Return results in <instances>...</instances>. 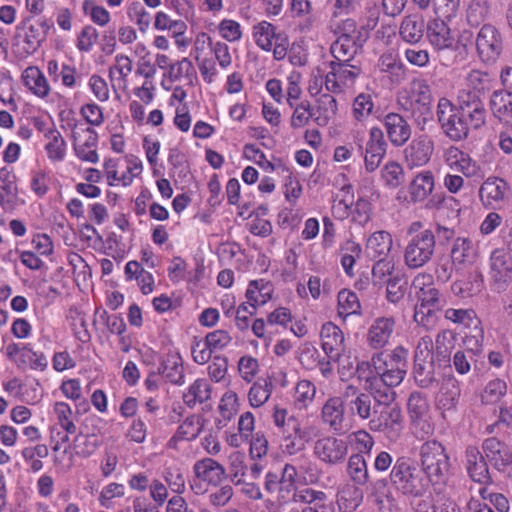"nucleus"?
Returning a JSON list of instances; mask_svg holds the SVG:
<instances>
[{"instance_id": "f257e3e1", "label": "nucleus", "mask_w": 512, "mask_h": 512, "mask_svg": "<svg viewBox=\"0 0 512 512\" xmlns=\"http://www.w3.org/2000/svg\"><path fill=\"white\" fill-rule=\"evenodd\" d=\"M408 356L409 352L403 346L373 354L370 364L375 375L366 379V389L374 393L375 390H393L399 386L408 371Z\"/></svg>"}, {"instance_id": "f03ea898", "label": "nucleus", "mask_w": 512, "mask_h": 512, "mask_svg": "<svg viewBox=\"0 0 512 512\" xmlns=\"http://www.w3.org/2000/svg\"><path fill=\"white\" fill-rule=\"evenodd\" d=\"M383 389L372 393L375 411L369 421V427L374 432L384 434L390 442H396L404 429L403 414L399 405L395 403L396 392L389 388Z\"/></svg>"}, {"instance_id": "7ed1b4c3", "label": "nucleus", "mask_w": 512, "mask_h": 512, "mask_svg": "<svg viewBox=\"0 0 512 512\" xmlns=\"http://www.w3.org/2000/svg\"><path fill=\"white\" fill-rule=\"evenodd\" d=\"M393 487L403 496L420 497L431 483L423 471L408 457H399L390 472Z\"/></svg>"}, {"instance_id": "20e7f679", "label": "nucleus", "mask_w": 512, "mask_h": 512, "mask_svg": "<svg viewBox=\"0 0 512 512\" xmlns=\"http://www.w3.org/2000/svg\"><path fill=\"white\" fill-rule=\"evenodd\" d=\"M421 470L431 484L442 483L449 471V457L443 445L436 440H428L420 449Z\"/></svg>"}, {"instance_id": "39448f33", "label": "nucleus", "mask_w": 512, "mask_h": 512, "mask_svg": "<svg viewBox=\"0 0 512 512\" xmlns=\"http://www.w3.org/2000/svg\"><path fill=\"white\" fill-rule=\"evenodd\" d=\"M436 249V236L431 229L408 238L403 250V261L408 269H419L429 263Z\"/></svg>"}, {"instance_id": "423d86ee", "label": "nucleus", "mask_w": 512, "mask_h": 512, "mask_svg": "<svg viewBox=\"0 0 512 512\" xmlns=\"http://www.w3.org/2000/svg\"><path fill=\"white\" fill-rule=\"evenodd\" d=\"M320 434L321 428L315 422L299 418L281 435L282 452L289 456L304 452L308 444Z\"/></svg>"}, {"instance_id": "0eeeda50", "label": "nucleus", "mask_w": 512, "mask_h": 512, "mask_svg": "<svg viewBox=\"0 0 512 512\" xmlns=\"http://www.w3.org/2000/svg\"><path fill=\"white\" fill-rule=\"evenodd\" d=\"M437 119L444 134L453 141H461L467 138L469 127L462 114L452 102L442 97L437 104Z\"/></svg>"}, {"instance_id": "6e6552de", "label": "nucleus", "mask_w": 512, "mask_h": 512, "mask_svg": "<svg viewBox=\"0 0 512 512\" xmlns=\"http://www.w3.org/2000/svg\"><path fill=\"white\" fill-rule=\"evenodd\" d=\"M297 469L292 464H285L281 473L268 472L265 476L264 487L270 494H275L280 505L292 503L296 492Z\"/></svg>"}, {"instance_id": "1a4fd4ad", "label": "nucleus", "mask_w": 512, "mask_h": 512, "mask_svg": "<svg viewBox=\"0 0 512 512\" xmlns=\"http://www.w3.org/2000/svg\"><path fill=\"white\" fill-rule=\"evenodd\" d=\"M354 142L363 154L364 167L369 173L378 169L383 158L386 155L387 143L384 139V133L379 127H372L369 131V139L363 148V137L360 131L353 136Z\"/></svg>"}, {"instance_id": "9d476101", "label": "nucleus", "mask_w": 512, "mask_h": 512, "mask_svg": "<svg viewBox=\"0 0 512 512\" xmlns=\"http://www.w3.org/2000/svg\"><path fill=\"white\" fill-rule=\"evenodd\" d=\"M490 287L495 292L505 291L512 282V257L504 248H495L488 259Z\"/></svg>"}, {"instance_id": "9b49d317", "label": "nucleus", "mask_w": 512, "mask_h": 512, "mask_svg": "<svg viewBox=\"0 0 512 512\" xmlns=\"http://www.w3.org/2000/svg\"><path fill=\"white\" fill-rule=\"evenodd\" d=\"M348 442L334 435H324L313 444V455L328 466L343 464L348 456Z\"/></svg>"}, {"instance_id": "f8f14e48", "label": "nucleus", "mask_w": 512, "mask_h": 512, "mask_svg": "<svg viewBox=\"0 0 512 512\" xmlns=\"http://www.w3.org/2000/svg\"><path fill=\"white\" fill-rule=\"evenodd\" d=\"M345 406L346 399L343 396H331L321 408V421L334 434H344L351 428L350 420L346 416Z\"/></svg>"}, {"instance_id": "ddd939ff", "label": "nucleus", "mask_w": 512, "mask_h": 512, "mask_svg": "<svg viewBox=\"0 0 512 512\" xmlns=\"http://www.w3.org/2000/svg\"><path fill=\"white\" fill-rule=\"evenodd\" d=\"M443 160L452 171L461 173L466 178L481 179L484 176L479 163L456 146L444 150Z\"/></svg>"}, {"instance_id": "4468645a", "label": "nucleus", "mask_w": 512, "mask_h": 512, "mask_svg": "<svg viewBox=\"0 0 512 512\" xmlns=\"http://www.w3.org/2000/svg\"><path fill=\"white\" fill-rule=\"evenodd\" d=\"M476 47L483 62H495L502 51V37L497 28L491 24L483 25L476 38Z\"/></svg>"}, {"instance_id": "2eb2a0df", "label": "nucleus", "mask_w": 512, "mask_h": 512, "mask_svg": "<svg viewBox=\"0 0 512 512\" xmlns=\"http://www.w3.org/2000/svg\"><path fill=\"white\" fill-rule=\"evenodd\" d=\"M343 397L346 399L348 412L351 416L371 421L375 411L372 392H360L357 387L348 385L343 392Z\"/></svg>"}, {"instance_id": "dca6fc26", "label": "nucleus", "mask_w": 512, "mask_h": 512, "mask_svg": "<svg viewBox=\"0 0 512 512\" xmlns=\"http://www.w3.org/2000/svg\"><path fill=\"white\" fill-rule=\"evenodd\" d=\"M426 37L436 52L457 50V42L452 30L441 18L432 19L427 23Z\"/></svg>"}, {"instance_id": "f3484780", "label": "nucleus", "mask_w": 512, "mask_h": 512, "mask_svg": "<svg viewBox=\"0 0 512 512\" xmlns=\"http://www.w3.org/2000/svg\"><path fill=\"white\" fill-rule=\"evenodd\" d=\"M486 459L478 447L473 445L466 447L463 460L465 470L473 482L481 485L492 483Z\"/></svg>"}, {"instance_id": "a211bd4d", "label": "nucleus", "mask_w": 512, "mask_h": 512, "mask_svg": "<svg viewBox=\"0 0 512 512\" xmlns=\"http://www.w3.org/2000/svg\"><path fill=\"white\" fill-rule=\"evenodd\" d=\"M321 348L330 361L337 362L346 352L343 331L333 322H326L320 330Z\"/></svg>"}, {"instance_id": "6ab92c4d", "label": "nucleus", "mask_w": 512, "mask_h": 512, "mask_svg": "<svg viewBox=\"0 0 512 512\" xmlns=\"http://www.w3.org/2000/svg\"><path fill=\"white\" fill-rule=\"evenodd\" d=\"M482 449L487 460L499 472L512 473V450L496 437H490L483 441Z\"/></svg>"}, {"instance_id": "aec40b11", "label": "nucleus", "mask_w": 512, "mask_h": 512, "mask_svg": "<svg viewBox=\"0 0 512 512\" xmlns=\"http://www.w3.org/2000/svg\"><path fill=\"white\" fill-rule=\"evenodd\" d=\"M434 153V141L427 135L413 139L404 150L407 167L417 168L427 165Z\"/></svg>"}, {"instance_id": "412c9836", "label": "nucleus", "mask_w": 512, "mask_h": 512, "mask_svg": "<svg viewBox=\"0 0 512 512\" xmlns=\"http://www.w3.org/2000/svg\"><path fill=\"white\" fill-rule=\"evenodd\" d=\"M396 321L394 317L382 316L375 318L367 331V343L369 347L379 350L387 346L395 331Z\"/></svg>"}, {"instance_id": "4be33fe9", "label": "nucleus", "mask_w": 512, "mask_h": 512, "mask_svg": "<svg viewBox=\"0 0 512 512\" xmlns=\"http://www.w3.org/2000/svg\"><path fill=\"white\" fill-rule=\"evenodd\" d=\"M509 186L506 181L497 177L486 179L480 189L479 197L482 204L490 209L500 208L507 197Z\"/></svg>"}, {"instance_id": "5701e85b", "label": "nucleus", "mask_w": 512, "mask_h": 512, "mask_svg": "<svg viewBox=\"0 0 512 512\" xmlns=\"http://www.w3.org/2000/svg\"><path fill=\"white\" fill-rule=\"evenodd\" d=\"M381 121L384 124L388 139L396 146L404 145L411 136V127L405 118L398 113H388Z\"/></svg>"}, {"instance_id": "b1692460", "label": "nucleus", "mask_w": 512, "mask_h": 512, "mask_svg": "<svg viewBox=\"0 0 512 512\" xmlns=\"http://www.w3.org/2000/svg\"><path fill=\"white\" fill-rule=\"evenodd\" d=\"M377 69L388 77L392 85H400L406 79V67L394 51H387L379 57Z\"/></svg>"}, {"instance_id": "393cba45", "label": "nucleus", "mask_w": 512, "mask_h": 512, "mask_svg": "<svg viewBox=\"0 0 512 512\" xmlns=\"http://www.w3.org/2000/svg\"><path fill=\"white\" fill-rule=\"evenodd\" d=\"M203 430V419L197 415H191L178 426L175 434L168 440L167 447L176 451L180 450L182 441L195 440Z\"/></svg>"}, {"instance_id": "a878e982", "label": "nucleus", "mask_w": 512, "mask_h": 512, "mask_svg": "<svg viewBox=\"0 0 512 512\" xmlns=\"http://www.w3.org/2000/svg\"><path fill=\"white\" fill-rule=\"evenodd\" d=\"M97 144L98 135L93 129H85L82 135L74 134V151L81 161L98 162Z\"/></svg>"}, {"instance_id": "bb28decb", "label": "nucleus", "mask_w": 512, "mask_h": 512, "mask_svg": "<svg viewBox=\"0 0 512 512\" xmlns=\"http://www.w3.org/2000/svg\"><path fill=\"white\" fill-rule=\"evenodd\" d=\"M369 498L379 512L399 511L398 502L385 479L377 480L371 484Z\"/></svg>"}, {"instance_id": "cd10ccee", "label": "nucleus", "mask_w": 512, "mask_h": 512, "mask_svg": "<svg viewBox=\"0 0 512 512\" xmlns=\"http://www.w3.org/2000/svg\"><path fill=\"white\" fill-rule=\"evenodd\" d=\"M424 17L419 13L403 17L399 26V36L407 44L416 45L421 41L426 31Z\"/></svg>"}, {"instance_id": "c85d7f7f", "label": "nucleus", "mask_w": 512, "mask_h": 512, "mask_svg": "<svg viewBox=\"0 0 512 512\" xmlns=\"http://www.w3.org/2000/svg\"><path fill=\"white\" fill-rule=\"evenodd\" d=\"M440 392L439 404L441 407L445 410H454L461 397L462 383L452 372L444 374Z\"/></svg>"}, {"instance_id": "c756f323", "label": "nucleus", "mask_w": 512, "mask_h": 512, "mask_svg": "<svg viewBox=\"0 0 512 512\" xmlns=\"http://www.w3.org/2000/svg\"><path fill=\"white\" fill-rule=\"evenodd\" d=\"M435 178L430 170H422L413 177L408 186L410 199L413 203L425 201L433 192Z\"/></svg>"}, {"instance_id": "7c9ffc66", "label": "nucleus", "mask_w": 512, "mask_h": 512, "mask_svg": "<svg viewBox=\"0 0 512 512\" xmlns=\"http://www.w3.org/2000/svg\"><path fill=\"white\" fill-rule=\"evenodd\" d=\"M193 471L197 478L214 486L219 485L226 476L225 468L212 458L196 461Z\"/></svg>"}, {"instance_id": "2f4dec72", "label": "nucleus", "mask_w": 512, "mask_h": 512, "mask_svg": "<svg viewBox=\"0 0 512 512\" xmlns=\"http://www.w3.org/2000/svg\"><path fill=\"white\" fill-rule=\"evenodd\" d=\"M393 237L385 230L375 231L366 240V254L371 259L387 257L392 249Z\"/></svg>"}, {"instance_id": "473e14b6", "label": "nucleus", "mask_w": 512, "mask_h": 512, "mask_svg": "<svg viewBox=\"0 0 512 512\" xmlns=\"http://www.w3.org/2000/svg\"><path fill=\"white\" fill-rule=\"evenodd\" d=\"M283 34L277 31L276 26L268 21H260L252 27V38L258 48L270 52L276 40H281Z\"/></svg>"}, {"instance_id": "72a5a7b5", "label": "nucleus", "mask_w": 512, "mask_h": 512, "mask_svg": "<svg viewBox=\"0 0 512 512\" xmlns=\"http://www.w3.org/2000/svg\"><path fill=\"white\" fill-rule=\"evenodd\" d=\"M22 81L24 86L39 98H45L50 93V86L45 75L36 66H29L23 71Z\"/></svg>"}, {"instance_id": "f704fd0d", "label": "nucleus", "mask_w": 512, "mask_h": 512, "mask_svg": "<svg viewBox=\"0 0 512 512\" xmlns=\"http://www.w3.org/2000/svg\"><path fill=\"white\" fill-rule=\"evenodd\" d=\"M132 60L124 54H117L113 65L109 68V77L113 87L126 89L128 86V76L132 72Z\"/></svg>"}, {"instance_id": "c9c22d12", "label": "nucleus", "mask_w": 512, "mask_h": 512, "mask_svg": "<svg viewBox=\"0 0 512 512\" xmlns=\"http://www.w3.org/2000/svg\"><path fill=\"white\" fill-rule=\"evenodd\" d=\"M366 39H348L346 37H337L331 46V53L335 60L350 62L362 47Z\"/></svg>"}, {"instance_id": "e433bc0d", "label": "nucleus", "mask_w": 512, "mask_h": 512, "mask_svg": "<svg viewBox=\"0 0 512 512\" xmlns=\"http://www.w3.org/2000/svg\"><path fill=\"white\" fill-rule=\"evenodd\" d=\"M490 108L500 121L512 120V94L507 91L496 90L490 97Z\"/></svg>"}, {"instance_id": "4c0bfd02", "label": "nucleus", "mask_w": 512, "mask_h": 512, "mask_svg": "<svg viewBox=\"0 0 512 512\" xmlns=\"http://www.w3.org/2000/svg\"><path fill=\"white\" fill-rule=\"evenodd\" d=\"M163 376L172 384H184L183 361L179 354H168L159 368Z\"/></svg>"}, {"instance_id": "58836bf2", "label": "nucleus", "mask_w": 512, "mask_h": 512, "mask_svg": "<svg viewBox=\"0 0 512 512\" xmlns=\"http://www.w3.org/2000/svg\"><path fill=\"white\" fill-rule=\"evenodd\" d=\"M352 115L359 122L366 121L372 115L380 119L378 110L375 109L373 96L369 93L358 94L353 100Z\"/></svg>"}, {"instance_id": "ea45409f", "label": "nucleus", "mask_w": 512, "mask_h": 512, "mask_svg": "<svg viewBox=\"0 0 512 512\" xmlns=\"http://www.w3.org/2000/svg\"><path fill=\"white\" fill-rule=\"evenodd\" d=\"M490 13V0H470L465 10L466 21L470 26L476 27L488 19Z\"/></svg>"}, {"instance_id": "a19ab883", "label": "nucleus", "mask_w": 512, "mask_h": 512, "mask_svg": "<svg viewBox=\"0 0 512 512\" xmlns=\"http://www.w3.org/2000/svg\"><path fill=\"white\" fill-rule=\"evenodd\" d=\"M337 110L336 99L328 93L322 94L317 100L314 121L319 126H325L336 116Z\"/></svg>"}, {"instance_id": "79ce46f5", "label": "nucleus", "mask_w": 512, "mask_h": 512, "mask_svg": "<svg viewBox=\"0 0 512 512\" xmlns=\"http://www.w3.org/2000/svg\"><path fill=\"white\" fill-rule=\"evenodd\" d=\"M273 389L269 378H260L252 384L248 391V401L251 407L259 408L270 398Z\"/></svg>"}, {"instance_id": "37998d69", "label": "nucleus", "mask_w": 512, "mask_h": 512, "mask_svg": "<svg viewBox=\"0 0 512 512\" xmlns=\"http://www.w3.org/2000/svg\"><path fill=\"white\" fill-rule=\"evenodd\" d=\"M211 386L205 379H196L183 395L184 403L194 407L197 403H203L210 399Z\"/></svg>"}, {"instance_id": "c03bdc74", "label": "nucleus", "mask_w": 512, "mask_h": 512, "mask_svg": "<svg viewBox=\"0 0 512 512\" xmlns=\"http://www.w3.org/2000/svg\"><path fill=\"white\" fill-rule=\"evenodd\" d=\"M475 248L472 240L467 237H458L455 239L451 249V259L453 264L472 263L475 258Z\"/></svg>"}, {"instance_id": "a18cd8bd", "label": "nucleus", "mask_w": 512, "mask_h": 512, "mask_svg": "<svg viewBox=\"0 0 512 512\" xmlns=\"http://www.w3.org/2000/svg\"><path fill=\"white\" fill-rule=\"evenodd\" d=\"M337 300V312L341 318L346 319L350 315L361 313V304L355 292L343 289L338 293Z\"/></svg>"}, {"instance_id": "49530a36", "label": "nucleus", "mask_w": 512, "mask_h": 512, "mask_svg": "<svg viewBox=\"0 0 512 512\" xmlns=\"http://www.w3.org/2000/svg\"><path fill=\"white\" fill-rule=\"evenodd\" d=\"M271 293L272 289L269 283H265L263 280H254L249 283L245 296L247 302L257 308L270 300Z\"/></svg>"}, {"instance_id": "de8ad7c7", "label": "nucleus", "mask_w": 512, "mask_h": 512, "mask_svg": "<svg viewBox=\"0 0 512 512\" xmlns=\"http://www.w3.org/2000/svg\"><path fill=\"white\" fill-rule=\"evenodd\" d=\"M347 473L352 482L363 486L369 480V473L366 460L361 454H353L348 459Z\"/></svg>"}, {"instance_id": "09e8293b", "label": "nucleus", "mask_w": 512, "mask_h": 512, "mask_svg": "<svg viewBox=\"0 0 512 512\" xmlns=\"http://www.w3.org/2000/svg\"><path fill=\"white\" fill-rule=\"evenodd\" d=\"M290 108L293 110L290 117V127L294 130L304 128L315 117L313 108L307 99L302 100L301 103L293 104V107Z\"/></svg>"}, {"instance_id": "8fccbe9b", "label": "nucleus", "mask_w": 512, "mask_h": 512, "mask_svg": "<svg viewBox=\"0 0 512 512\" xmlns=\"http://www.w3.org/2000/svg\"><path fill=\"white\" fill-rule=\"evenodd\" d=\"M53 415L56 424L59 425L68 434H75L76 424L73 420V411L69 404L63 401L56 402L53 406Z\"/></svg>"}, {"instance_id": "3c124183", "label": "nucleus", "mask_w": 512, "mask_h": 512, "mask_svg": "<svg viewBox=\"0 0 512 512\" xmlns=\"http://www.w3.org/2000/svg\"><path fill=\"white\" fill-rule=\"evenodd\" d=\"M507 393V383L500 379L494 378L486 383L480 397L483 404L498 403Z\"/></svg>"}, {"instance_id": "603ef678", "label": "nucleus", "mask_w": 512, "mask_h": 512, "mask_svg": "<svg viewBox=\"0 0 512 512\" xmlns=\"http://www.w3.org/2000/svg\"><path fill=\"white\" fill-rule=\"evenodd\" d=\"M316 395V387L309 380H300L293 394V403L298 409L307 408L314 400Z\"/></svg>"}, {"instance_id": "864d4df0", "label": "nucleus", "mask_w": 512, "mask_h": 512, "mask_svg": "<svg viewBox=\"0 0 512 512\" xmlns=\"http://www.w3.org/2000/svg\"><path fill=\"white\" fill-rule=\"evenodd\" d=\"M128 19L135 23L140 32L145 33L151 23V14L139 1H132L126 9Z\"/></svg>"}, {"instance_id": "5fc2aeb1", "label": "nucleus", "mask_w": 512, "mask_h": 512, "mask_svg": "<svg viewBox=\"0 0 512 512\" xmlns=\"http://www.w3.org/2000/svg\"><path fill=\"white\" fill-rule=\"evenodd\" d=\"M48 366V360L43 352L34 351L30 344H27L21 359L17 365L19 368L29 367L32 370L44 371Z\"/></svg>"}, {"instance_id": "6e6d98bb", "label": "nucleus", "mask_w": 512, "mask_h": 512, "mask_svg": "<svg viewBox=\"0 0 512 512\" xmlns=\"http://www.w3.org/2000/svg\"><path fill=\"white\" fill-rule=\"evenodd\" d=\"M413 375L419 387H431L436 382L433 361L415 362Z\"/></svg>"}, {"instance_id": "4d7b16f0", "label": "nucleus", "mask_w": 512, "mask_h": 512, "mask_svg": "<svg viewBox=\"0 0 512 512\" xmlns=\"http://www.w3.org/2000/svg\"><path fill=\"white\" fill-rule=\"evenodd\" d=\"M360 254L361 247L354 241L348 240L341 246V265L347 275L353 276L354 265Z\"/></svg>"}, {"instance_id": "13d9d810", "label": "nucleus", "mask_w": 512, "mask_h": 512, "mask_svg": "<svg viewBox=\"0 0 512 512\" xmlns=\"http://www.w3.org/2000/svg\"><path fill=\"white\" fill-rule=\"evenodd\" d=\"M411 89L415 102L420 105L422 113L429 111L432 95L428 82L425 79H414Z\"/></svg>"}, {"instance_id": "bf43d9fd", "label": "nucleus", "mask_w": 512, "mask_h": 512, "mask_svg": "<svg viewBox=\"0 0 512 512\" xmlns=\"http://www.w3.org/2000/svg\"><path fill=\"white\" fill-rule=\"evenodd\" d=\"M49 142L45 145L47 156L51 161L60 162L66 154V143L57 130L49 132Z\"/></svg>"}, {"instance_id": "052dcab7", "label": "nucleus", "mask_w": 512, "mask_h": 512, "mask_svg": "<svg viewBox=\"0 0 512 512\" xmlns=\"http://www.w3.org/2000/svg\"><path fill=\"white\" fill-rule=\"evenodd\" d=\"M381 178L387 187L397 188L404 181L403 167L395 161H389L381 169Z\"/></svg>"}, {"instance_id": "680f3d73", "label": "nucleus", "mask_w": 512, "mask_h": 512, "mask_svg": "<svg viewBox=\"0 0 512 512\" xmlns=\"http://www.w3.org/2000/svg\"><path fill=\"white\" fill-rule=\"evenodd\" d=\"M438 309V307L415 305L413 319L418 325L422 326L426 330H432L436 327L438 322Z\"/></svg>"}, {"instance_id": "e2e57ef3", "label": "nucleus", "mask_w": 512, "mask_h": 512, "mask_svg": "<svg viewBox=\"0 0 512 512\" xmlns=\"http://www.w3.org/2000/svg\"><path fill=\"white\" fill-rule=\"evenodd\" d=\"M363 502V493L358 488L344 490L338 498V507L342 512H354Z\"/></svg>"}, {"instance_id": "0e129e2a", "label": "nucleus", "mask_w": 512, "mask_h": 512, "mask_svg": "<svg viewBox=\"0 0 512 512\" xmlns=\"http://www.w3.org/2000/svg\"><path fill=\"white\" fill-rule=\"evenodd\" d=\"M407 409L412 421L427 416L429 404L427 399L420 392H413L408 398Z\"/></svg>"}, {"instance_id": "69168bd1", "label": "nucleus", "mask_w": 512, "mask_h": 512, "mask_svg": "<svg viewBox=\"0 0 512 512\" xmlns=\"http://www.w3.org/2000/svg\"><path fill=\"white\" fill-rule=\"evenodd\" d=\"M343 88L352 85L360 74V68L351 65L349 62L331 61Z\"/></svg>"}, {"instance_id": "338daca9", "label": "nucleus", "mask_w": 512, "mask_h": 512, "mask_svg": "<svg viewBox=\"0 0 512 512\" xmlns=\"http://www.w3.org/2000/svg\"><path fill=\"white\" fill-rule=\"evenodd\" d=\"M163 479L172 492L179 495L184 493L185 477L180 468L176 466L166 467L163 470Z\"/></svg>"}, {"instance_id": "774afa93", "label": "nucleus", "mask_w": 512, "mask_h": 512, "mask_svg": "<svg viewBox=\"0 0 512 512\" xmlns=\"http://www.w3.org/2000/svg\"><path fill=\"white\" fill-rule=\"evenodd\" d=\"M394 271V263L391 260L378 258L372 267V279L376 284H385L392 280L391 276Z\"/></svg>"}]
</instances>
